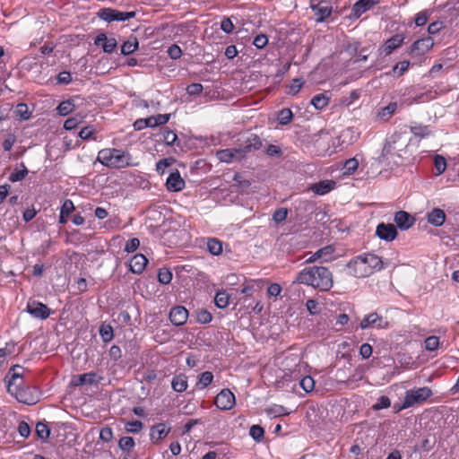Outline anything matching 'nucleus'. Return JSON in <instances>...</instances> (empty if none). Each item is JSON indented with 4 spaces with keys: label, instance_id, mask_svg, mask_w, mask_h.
<instances>
[{
    "label": "nucleus",
    "instance_id": "48",
    "mask_svg": "<svg viewBox=\"0 0 459 459\" xmlns=\"http://www.w3.org/2000/svg\"><path fill=\"white\" fill-rule=\"evenodd\" d=\"M299 385L305 392L308 393L314 389L315 381L310 376H306L300 380Z\"/></svg>",
    "mask_w": 459,
    "mask_h": 459
},
{
    "label": "nucleus",
    "instance_id": "47",
    "mask_svg": "<svg viewBox=\"0 0 459 459\" xmlns=\"http://www.w3.org/2000/svg\"><path fill=\"white\" fill-rule=\"evenodd\" d=\"M391 406V401L387 396H380L377 403L372 406V409L375 411H379L382 409H386Z\"/></svg>",
    "mask_w": 459,
    "mask_h": 459
},
{
    "label": "nucleus",
    "instance_id": "25",
    "mask_svg": "<svg viewBox=\"0 0 459 459\" xmlns=\"http://www.w3.org/2000/svg\"><path fill=\"white\" fill-rule=\"evenodd\" d=\"M403 39L404 38L401 34L394 35L385 42L383 51L385 55H390L394 49L403 44Z\"/></svg>",
    "mask_w": 459,
    "mask_h": 459
},
{
    "label": "nucleus",
    "instance_id": "33",
    "mask_svg": "<svg viewBox=\"0 0 459 459\" xmlns=\"http://www.w3.org/2000/svg\"><path fill=\"white\" fill-rule=\"evenodd\" d=\"M214 302L219 308H225L229 305L230 295L225 290L218 291L215 295Z\"/></svg>",
    "mask_w": 459,
    "mask_h": 459
},
{
    "label": "nucleus",
    "instance_id": "2",
    "mask_svg": "<svg viewBox=\"0 0 459 459\" xmlns=\"http://www.w3.org/2000/svg\"><path fill=\"white\" fill-rule=\"evenodd\" d=\"M384 266L385 263L379 256L366 253L352 258L347 264V270L353 277L365 278L382 270Z\"/></svg>",
    "mask_w": 459,
    "mask_h": 459
},
{
    "label": "nucleus",
    "instance_id": "32",
    "mask_svg": "<svg viewBox=\"0 0 459 459\" xmlns=\"http://www.w3.org/2000/svg\"><path fill=\"white\" fill-rule=\"evenodd\" d=\"M138 40L134 38L132 40H126L121 47V53L124 56H128L138 49Z\"/></svg>",
    "mask_w": 459,
    "mask_h": 459
},
{
    "label": "nucleus",
    "instance_id": "35",
    "mask_svg": "<svg viewBox=\"0 0 459 459\" xmlns=\"http://www.w3.org/2000/svg\"><path fill=\"white\" fill-rule=\"evenodd\" d=\"M21 167H22V169L15 170L13 173H11V175L9 176V180L11 182L14 183V182L22 181L28 175L29 171H28L26 166L24 165V163H21Z\"/></svg>",
    "mask_w": 459,
    "mask_h": 459
},
{
    "label": "nucleus",
    "instance_id": "8",
    "mask_svg": "<svg viewBox=\"0 0 459 459\" xmlns=\"http://www.w3.org/2000/svg\"><path fill=\"white\" fill-rule=\"evenodd\" d=\"M26 311L34 318L47 319L50 316V309L47 305L30 299L26 306Z\"/></svg>",
    "mask_w": 459,
    "mask_h": 459
},
{
    "label": "nucleus",
    "instance_id": "54",
    "mask_svg": "<svg viewBox=\"0 0 459 459\" xmlns=\"http://www.w3.org/2000/svg\"><path fill=\"white\" fill-rule=\"evenodd\" d=\"M396 108L397 103L390 102L387 106H385L379 111L378 116H380L381 117H385L386 116L390 117L395 112Z\"/></svg>",
    "mask_w": 459,
    "mask_h": 459
},
{
    "label": "nucleus",
    "instance_id": "13",
    "mask_svg": "<svg viewBox=\"0 0 459 459\" xmlns=\"http://www.w3.org/2000/svg\"><path fill=\"white\" fill-rule=\"evenodd\" d=\"M186 183L178 170L169 174L166 180V187L170 192H179L185 188Z\"/></svg>",
    "mask_w": 459,
    "mask_h": 459
},
{
    "label": "nucleus",
    "instance_id": "10",
    "mask_svg": "<svg viewBox=\"0 0 459 459\" xmlns=\"http://www.w3.org/2000/svg\"><path fill=\"white\" fill-rule=\"evenodd\" d=\"M389 325L388 322L380 316L377 313L373 312L364 316L359 324L361 329L369 327H377L378 329H385Z\"/></svg>",
    "mask_w": 459,
    "mask_h": 459
},
{
    "label": "nucleus",
    "instance_id": "24",
    "mask_svg": "<svg viewBox=\"0 0 459 459\" xmlns=\"http://www.w3.org/2000/svg\"><path fill=\"white\" fill-rule=\"evenodd\" d=\"M336 183L333 180H322L311 186V190L318 195H323L329 193L335 186Z\"/></svg>",
    "mask_w": 459,
    "mask_h": 459
},
{
    "label": "nucleus",
    "instance_id": "26",
    "mask_svg": "<svg viewBox=\"0 0 459 459\" xmlns=\"http://www.w3.org/2000/svg\"><path fill=\"white\" fill-rule=\"evenodd\" d=\"M187 386V377L184 374L176 375L171 380V387L175 392H185Z\"/></svg>",
    "mask_w": 459,
    "mask_h": 459
},
{
    "label": "nucleus",
    "instance_id": "38",
    "mask_svg": "<svg viewBox=\"0 0 459 459\" xmlns=\"http://www.w3.org/2000/svg\"><path fill=\"white\" fill-rule=\"evenodd\" d=\"M439 346V338L436 335L429 336L424 341V347L429 351H436Z\"/></svg>",
    "mask_w": 459,
    "mask_h": 459
},
{
    "label": "nucleus",
    "instance_id": "64",
    "mask_svg": "<svg viewBox=\"0 0 459 459\" xmlns=\"http://www.w3.org/2000/svg\"><path fill=\"white\" fill-rule=\"evenodd\" d=\"M74 210V205L72 200L66 199L62 207H61V213L69 215Z\"/></svg>",
    "mask_w": 459,
    "mask_h": 459
},
{
    "label": "nucleus",
    "instance_id": "41",
    "mask_svg": "<svg viewBox=\"0 0 459 459\" xmlns=\"http://www.w3.org/2000/svg\"><path fill=\"white\" fill-rule=\"evenodd\" d=\"M74 108V105L73 104V102L71 100H65V101H62L58 105L57 111H58L59 115L66 116V115L70 114L71 112H73Z\"/></svg>",
    "mask_w": 459,
    "mask_h": 459
},
{
    "label": "nucleus",
    "instance_id": "62",
    "mask_svg": "<svg viewBox=\"0 0 459 459\" xmlns=\"http://www.w3.org/2000/svg\"><path fill=\"white\" fill-rule=\"evenodd\" d=\"M221 29L227 34H230L233 31L234 25L230 18L222 19V21L221 22Z\"/></svg>",
    "mask_w": 459,
    "mask_h": 459
},
{
    "label": "nucleus",
    "instance_id": "44",
    "mask_svg": "<svg viewBox=\"0 0 459 459\" xmlns=\"http://www.w3.org/2000/svg\"><path fill=\"white\" fill-rule=\"evenodd\" d=\"M359 167V161L356 158L349 159L345 161L343 169L344 174L351 175L356 171Z\"/></svg>",
    "mask_w": 459,
    "mask_h": 459
},
{
    "label": "nucleus",
    "instance_id": "59",
    "mask_svg": "<svg viewBox=\"0 0 459 459\" xmlns=\"http://www.w3.org/2000/svg\"><path fill=\"white\" fill-rule=\"evenodd\" d=\"M167 52L169 56L172 59H178L182 55V50L177 44L171 45Z\"/></svg>",
    "mask_w": 459,
    "mask_h": 459
},
{
    "label": "nucleus",
    "instance_id": "34",
    "mask_svg": "<svg viewBox=\"0 0 459 459\" xmlns=\"http://www.w3.org/2000/svg\"><path fill=\"white\" fill-rule=\"evenodd\" d=\"M293 118V113L290 108H282L277 114V120L280 125L286 126Z\"/></svg>",
    "mask_w": 459,
    "mask_h": 459
},
{
    "label": "nucleus",
    "instance_id": "22",
    "mask_svg": "<svg viewBox=\"0 0 459 459\" xmlns=\"http://www.w3.org/2000/svg\"><path fill=\"white\" fill-rule=\"evenodd\" d=\"M428 222L435 227H440L446 221V213L442 209L434 208L427 214Z\"/></svg>",
    "mask_w": 459,
    "mask_h": 459
},
{
    "label": "nucleus",
    "instance_id": "36",
    "mask_svg": "<svg viewBox=\"0 0 459 459\" xmlns=\"http://www.w3.org/2000/svg\"><path fill=\"white\" fill-rule=\"evenodd\" d=\"M411 132L417 137L424 138L429 135L430 131L427 126L415 125L411 126Z\"/></svg>",
    "mask_w": 459,
    "mask_h": 459
},
{
    "label": "nucleus",
    "instance_id": "18",
    "mask_svg": "<svg viewBox=\"0 0 459 459\" xmlns=\"http://www.w3.org/2000/svg\"><path fill=\"white\" fill-rule=\"evenodd\" d=\"M96 46H100L104 52L112 53L117 48V42L114 38H108L106 34H99L94 40Z\"/></svg>",
    "mask_w": 459,
    "mask_h": 459
},
{
    "label": "nucleus",
    "instance_id": "40",
    "mask_svg": "<svg viewBox=\"0 0 459 459\" xmlns=\"http://www.w3.org/2000/svg\"><path fill=\"white\" fill-rule=\"evenodd\" d=\"M249 435L252 437L254 440L256 442H261L264 436V429L259 425H253L250 428Z\"/></svg>",
    "mask_w": 459,
    "mask_h": 459
},
{
    "label": "nucleus",
    "instance_id": "50",
    "mask_svg": "<svg viewBox=\"0 0 459 459\" xmlns=\"http://www.w3.org/2000/svg\"><path fill=\"white\" fill-rule=\"evenodd\" d=\"M82 122V117H69L67 118L65 121V124H64V128L65 130H72V129H74L78 126L79 124H81Z\"/></svg>",
    "mask_w": 459,
    "mask_h": 459
},
{
    "label": "nucleus",
    "instance_id": "5",
    "mask_svg": "<svg viewBox=\"0 0 459 459\" xmlns=\"http://www.w3.org/2000/svg\"><path fill=\"white\" fill-rule=\"evenodd\" d=\"M7 391L20 403L33 404L37 402V398L30 388L22 386V384L21 383L7 385Z\"/></svg>",
    "mask_w": 459,
    "mask_h": 459
},
{
    "label": "nucleus",
    "instance_id": "63",
    "mask_svg": "<svg viewBox=\"0 0 459 459\" xmlns=\"http://www.w3.org/2000/svg\"><path fill=\"white\" fill-rule=\"evenodd\" d=\"M372 346L368 343H363L359 348V354L365 359L372 355Z\"/></svg>",
    "mask_w": 459,
    "mask_h": 459
},
{
    "label": "nucleus",
    "instance_id": "56",
    "mask_svg": "<svg viewBox=\"0 0 459 459\" xmlns=\"http://www.w3.org/2000/svg\"><path fill=\"white\" fill-rule=\"evenodd\" d=\"M306 307L311 315H318L321 311L319 303L315 299H308L306 303Z\"/></svg>",
    "mask_w": 459,
    "mask_h": 459
},
{
    "label": "nucleus",
    "instance_id": "30",
    "mask_svg": "<svg viewBox=\"0 0 459 459\" xmlns=\"http://www.w3.org/2000/svg\"><path fill=\"white\" fill-rule=\"evenodd\" d=\"M329 100L330 98L328 96L320 93L312 98L311 105H313L316 109L321 110L328 105Z\"/></svg>",
    "mask_w": 459,
    "mask_h": 459
},
{
    "label": "nucleus",
    "instance_id": "16",
    "mask_svg": "<svg viewBox=\"0 0 459 459\" xmlns=\"http://www.w3.org/2000/svg\"><path fill=\"white\" fill-rule=\"evenodd\" d=\"M434 45V40L431 37H425L416 40L411 47L410 53L417 52L418 55H424Z\"/></svg>",
    "mask_w": 459,
    "mask_h": 459
},
{
    "label": "nucleus",
    "instance_id": "29",
    "mask_svg": "<svg viewBox=\"0 0 459 459\" xmlns=\"http://www.w3.org/2000/svg\"><path fill=\"white\" fill-rule=\"evenodd\" d=\"M207 250L212 255H219L222 253V242L215 238H210L207 239Z\"/></svg>",
    "mask_w": 459,
    "mask_h": 459
},
{
    "label": "nucleus",
    "instance_id": "6",
    "mask_svg": "<svg viewBox=\"0 0 459 459\" xmlns=\"http://www.w3.org/2000/svg\"><path fill=\"white\" fill-rule=\"evenodd\" d=\"M135 12H121L112 8H102L98 12V16L107 22H125L135 16Z\"/></svg>",
    "mask_w": 459,
    "mask_h": 459
},
{
    "label": "nucleus",
    "instance_id": "3",
    "mask_svg": "<svg viewBox=\"0 0 459 459\" xmlns=\"http://www.w3.org/2000/svg\"><path fill=\"white\" fill-rule=\"evenodd\" d=\"M132 156L128 152L115 148L102 149L98 152L97 161L112 169H124L135 164L132 161Z\"/></svg>",
    "mask_w": 459,
    "mask_h": 459
},
{
    "label": "nucleus",
    "instance_id": "21",
    "mask_svg": "<svg viewBox=\"0 0 459 459\" xmlns=\"http://www.w3.org/2000/svg\"><path fill=\"white\" fill-rule=\"evenodd\" d=\"M147 263L148 259L143 255H134L129 262L130 271L134 273L139 274L143 272Z\"/></svg>",
    "mask_w": 459,
    "mask_h": 459
},
{
    "label": "nucleus",
    "instance_id": "1",
    "mask_svg": "<svg viewBox=\"0 0 459 459\" xmlns=\"http://www.w3.org/2000/svg\"><path fill=\"white\" fill-rule=\"evenodd\" d=\"M293 283L305 284L321 291H327L333 285V274L325 266L306 267L297 274Z\"/></svg>",
    "mask_w": 459,
    "mask_h": 459
},
{
    "label": "nucleus",
    "instance_id": "19",
    "mask_svg": "<svg viewBox=\"0 0 459 459\" xmlns=\"http://www.w3.org/2000/svg\"><path fill=\"white\" fill-rule=\"evenodd\" d=\"M394 222L403 230H408L414 224V218L404 211H399L394 214Z\"/></svg>",
    "mask_w": 459,
    "mask_h": 459
},
{
    "label": "nucleus",
    "instance_id": "60",
    "mask_svg": "<svg viewBox=\"0 0 459 459\" xmlns=\"http://www.w3.org/2000/svg\"><path fill=\"white\" fill-rule=\"evenodd\" d=\"M178 136L175 132L171 130H165L163 133V140L168 145H172L177 141Z\"/></svg>",
    "mask_w": 459,
    "mask_h": 459
},
{
    "label": "nucleus",
    "instance_id": "42",
    "mask_svg": "<svg viewBox=\"0 0 459 459\" xmlns=\"http://www.w3.org/2000/svg\"><path fill=\"white\" fill-rule=\"evenodd\" d=\"M304 84V81L302 78H295L292 80L291 83L289 85V89L287 93L290 95H296Z\"/></svg>",
    "mask_w": 459,
    "mask_h": 459
},
{
    "label": "nucleus",
    "instance_id": "20",
    "mask_svg": "<svg viewBox=\"0 0 459 459\" xmlns=\"http://www.w3.org/2000/svg\"><path fill=\"white\" fill-rule=\"evenodd\" d=\"M262 147V141L257 134H250L247 140L244 142V144L240 146V150L244 156L247 153L259 150Z\"/></svg>",
    "mask_w": 459,
    "mask_h": 459
},
{
    "label": "nucleus",
    "instance_id": "23",
    "mask_svg": "<svg viewBox=\"0 0 459 459\" xmlns=\"http://www.w3.org/2000/svg\"><path fill=\"white\" fill-rule=\"evenodd\" d=\"M170 431V428L167 427L164 423H160L153 426L151 429V440L153 443H158L162 438L168 436Z\"/></svg>",
    "mask_w": 459,
    "mask_h": 459
},
{
    "label": "nucleus",
    "instance_id": "11",
    "mask_svg": "<svg viewBox=\"0 0 459 459\" xmlns=\"http://www.w3.org/2000/svg\"><path fill=\"white\" fill-rule=\"evenodd\" d=\"M240 148L224 149L217 152V158L221 162L230 163L235 160H240L244 158Z\"/></svg>",
    "mask_w": 459,
    "mask_h": 459
},
{
    "label": "nucleus",
    "instance_id": "45",
    "mask_svg": "<svg viewBox=\"0 0 459 459\" xmlns=\"http://www.w3.org/2000/svg\"><path fill=\"white\" fill-rule=\"evenodd\" d=\"M100 334L103 342H108L113 338V328L110 325H102L100 328Z\"/></svg>",
    "mask_w": 459,
    "mask_h": 459
},
{
    "label": "nucleus",
    "instance_id": "37",
    "mask_svg": "<svg viewBox=\"0 0 459 459\" xmlns=\"http://www.w3.org/2000/svg\"><path fill=\"white\" fill-rule=\"evenodd\" d=\"M36 433L40 439L47 440L50 435V429L47 424L39 422L36 425Z\"/></svg>",
    "mask_w": 459,
    "mask_h": 459
},
{
    "label": "nucleus",
    "instance_id": "43",
    "mask_svg": "<svg viewBox=\"0 0 459 459\" xmlns=\"http://www.w3.org/2000/svg\"><path fill=\"white\" fill-rule=\"evenodd\" d=\"M143 428V424L140 420L128 421L125 426L126 432L134 434L139 433Z\"/></svg>",
    "mask_w": 459,
    "mask_h": 459
},
{
    "label": "nucleus",
    "instance_id": "14",
    "mask_svg": "<svg viewBox=\"0 0 459 459\" xmlns=\"http://www.w3.org/2000/svg\"><path fill=\"white\" fill-rule=\"evenodd\" d=\"M377 236L385 241H393L397 237V230L393 224L380 223L376 230Z\"/></svg>",
    "mask_w": 459,
    "mask_h": 459
},
{
    "label": "nucleus",
    "instance_id": "52",
    "mask_svg": "<svg viewBox=\"0 0 459 459\" xmlns=\"http://www.w3.org/2000/svg\"><path fill=\"white\" fill-rule=\"evenodd\" d=\"M213 379V375L210 371L203 372L198 380V385H202L203 388L207 387Z\"/></svg>",
    "mask_w": 459,
    "mask_h": 459
},
{
    "label": "nucleus",
    "instance_id": "61",
    "mask_svg": "<svg viewBox=\"0 0 459 459\" xmlns=\"http://www.w3.org/2000/svg\"><path fill=\"white\" fill-rule=\"evenodd\" d=\"M72 81V75L70 72L63 71L56 76V82L59 84H68Z\"/></svg>",
    "mask_w": 459,
    "mask_h": 459
},
{
    "label": "nucleus",
    "instance_id": "31",
    "mask_svg": "<svg viewBox=\"0 0 459 459\" xmlns=\"http://www.w3.org/2000/svg\"><path fill=\"white\" fill-rule=\"evenodd\" d=\"M265 412L269 417H279L288 415L290 411L282 405L273 404L265 409Z\"/></svg>",
    "mask_w": 459,
    "mask_h": 459
},
{
    "label": "nucleus",
    "instance_id": "27",
    "mask_svg": "<svg viewBox=\"0 0 459 459\" xmlns=\"http://www.w3.org/2000/svg\"><path fill=\"white\" fill-rule=\"evenodd\" d=\"M24 368L19 365L13 366L6 377H10L7 385H11L13 383H21L22 384V376H23Z\"/></svg>",
    "mask_w": 459,
    "mask_h": 459
},
{
    "label": "nucleus",
    "instance_id": "17",
    "mask_svg": "<svg viewBox=\"0 0 459 459\" xmlns=\"http://www.w3.org/2000/svg\"><path fill=\"white\" fill-rule=\"evenodd\" d=\"M333 252L334 248L333 246H325L312 254L311 256L307 259V263H314L319 259L324 262H329L333 259Z\"/></svg>",
    "mask_w": 459,
    "mask_h": 459
},
{
    "label": "nucleus",
    "instance_id": "53",
    "mask_svg": "<svg viewBox=\"0 0 459 459\" xmlns=\"http://www.w3.org/2000/svg\"><path fill=\"white\" fill-rule=\"evenodd\" d=\"M430 12L428 10L421 11L416 14L415 24L417 26H423L427 23Z\"/></svg>",
    "mask_w": 459,
    "mask_h": 459
},
{
    "label": "nucleus",
    "instance_id": "55",
    "mask_svg": "<svg viewBox=\"0 0 459 459\" xmlns=\"http://www.w3.org/2000/svg\"><path fill=\"white\" fill-rule=\"evenodd\" d=\"M435 168L437 171V174L443 173L446 169V159L440 155H437L434 160Z\"/></svg>",
    "mask_w": 459,
    "mask_h": 459
},
{
    "label": "nucleus",
    "instance_id": "7",
    "mask_svg": "<svg viewBox=\"0 0 459 459\" xmlns=\"http://www.w3.org/2000/svg\"><path fill=\"white\" fill-rule=\"evenodd\" d=\"M310 8L314 12L316 22H325L333 11L330 4L325 0H310Z\"/></svg>",
    "mask_w": 459,
    "mask_h": 459
},
{
    "label": "nucleus",
    "instance_id": "49",
    "mask_svg": "<svg viewBox=\"0 0 459 459\" xmlns=\"http://www.w3.org/2000/svg\"><path fill=\"white\" fill-rule=\"evenodd\" d=\"M409 65H410V62L409 61L399 62L398 64H396L394 66V68H393V74L394 76H397V77L403 75V73L408 70Z\"/></svg>",
    "mask_w": 459,
    "mask_h": 459
},
{
    "label": "nucleus",
    "instance_id": "12",
    "mask_svg": "<svg viewBox=\"0 0 459 459\" xmlns=\"http://www.w3.org/2000/svg\"><path fill=\"white\" fill-rule=\"evenodd\" d=\"M380 0H359L357 1L352 8L351 16L358 19L368 10L371 9L376 4H379Z\"/></svg>",
    "mask_w": 459,
    "mask_h": 459
},
{
    "label": "nucleus",
    "instance_id": "58",
    "mask_svg": "<svg viewBox=\"0 0 459 459\" xmlns=\"http://www.w3.org/2000/svg\"><path fill=\"white\" fill-rule=\"evenodd\" d=\"M140 245L138 238H134L126 241L124 250L127 253L134 252Z\"/></svg>",
    "mask_w": 459,
    "mask_h": 459
},
{
    "label": "nucleus",
    "instance_id": "28",
    "mask_svg": "<svg viewBox=\"0 0 459 459\" xmlns=\"http://www.w3.org/2000/svg\"><path fill=\"white\" fill-rule=\"evenodd\" d=\"M134 446L135 442L132 437H123L118 441V447L123 453L126 454L127 456L130 455Z\"/></svg>",
    "mask_w": 459,
    "mask_h": 459
},
{
    "label": "nucleus",
    "instance_id": "15",
    "mask_svg": "<svg viewBox=\"0 0 459 459\" xmlns=\"http://www.w3.org/2000/svg\"><path fill=\"white\" fill-rule=\"evenodd\" d=\"M188 317V311L182 306H177L171 308L169 312L170 322L177 326L183 325Z\"/></svg>",
    "mask_w": 459,
    "mask_h": 459
},
{
    "label": "nucleus",
    "instance_id": "4",
    "mask_svg": "<svg viewBox=\"0 0 459 459\" xmlns=\"http://www.w3.org/2000/svg\"><path fill=\"white\" fill-rule=\"evenodd\" d=\"M433 394L432 390L428 386L411 389L405 392L403 405L397 409V411L412 407L415 404L422 403Z\"/></svg>",
    "mask_w": 459,
    "mask_h": 459
},
{
    "label": "nucleus",
    "instance_id": "39",
    "mask_svg": "<svg viewBox=\"0 0 459 459\" xmlns=\"http://www.w3.org/2000/svg\"><path fill=\"white\" fill-rule=\"evenodd\" d=\"M15 116L20 117L22 120H27L30 117L29 108L25 103H20L16 106Z\"/></svg>",
    "mask_w": 459,
    "mask_h": 459
},
{
    "label": "nucleus",
    "instance_id": "46",
    "mask_svg": "<svg viewBox=\"0 0 459 459\" xmlns=\"http://www.w3.org/2000/svg\"><path fill=\"white\" fill-rule=\"evenodd\" d=\"M158 280L162 284H168L172 280V273L167 268H161L158 273Z\"/></svg>",
    "mask_w": 459,
    "mask_h": 459
},
{
    "label": "nucleus",
    "instance_id": "9",
    "mask_svg": "<svg viewBox=\"0 0 459 459\" xmlns=\"http://www.w3.org/2000/svg\"><path fill=\"white\" fill-rule=\"evenodd\" d=\"M215 405L221 411L232 409L236 403L235 395L230 389H222L215 397Z\"/></svg>",
    "mask_w": 459,
    "mask_h": 459
},
{
    "label": "nucleus",
    "instance_id": "51",
    "mask_svg": "<svg viewBox=\"0 0 459 459\" xmlns=\"http://www.w3.org/2000/svg\"><path fill=\"white\" fill-rule=\"evenodd\" d=\"M212 314L204 309L196 311V320L201 324H208L212 321Z\"/></svg>",
    "mask_w": 459,
    "mask_h": 459
},
{
    "label": "nucleus",
    "instance_id": "57",
    "mask_svg": "<svg viewBox=\"0 0 459 459\" xmlns=\"http://www.w3.org/2000/svg\"><path fill=\"white\" fill-rule=\"evenodd\" d=\"M287 214L288 211L286 208H280L273 212V219L275 222L279 223L286 220Z\"/></svg>",
    "mask_w": 459,
    "mask_h": 459
}]
</instances>
